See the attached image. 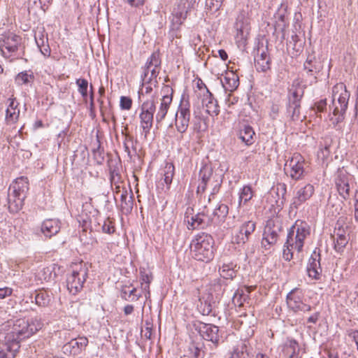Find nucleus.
<instances>
[{
    "label": "nucleus",
    "instance_id": "1",
    "mask_svg": "<svg viewBox=\"0 0 358 358\" xmlns=\"http://www.w3.org/2000/svg\"><path fill=\"white\" fill-rule=\"evenodd\" d=\"M43 326V324L38 317L32 318L29 322L22 319L17 320L12 330L6 334L5 342L10 343L9 348L12 351L18 352L20 348V343L36 334Z\"/></svg>",
    "mask_w": 358,
    "mask_h": 358
},
{
    "label": "nucleus",
    "instance_id": "2",
    "mask_svg": "<svg viewBox=\"0 0 358 358\" xmlns=\"http://www.w3.org/2000/svg\"><path fill=\"white\" fill-rule=\"evenodd\" d=\"M310 227L303 220H297L289 229L287 241L284 245L282 257L286 261L293 258V250L300 252L302 251L304 240L310 235Z\"/></svg>",
    "mask_w": 358,
    "mask_h": 358
},
{
    "label": "nucleus",
    "instance_id": "3",
    "mask_svg": "<svg viewBox=\"0 0 358 358\" xmlns=\"http://www.w3.org/2000/svg\"><path fill=\"white\" fill-rule=\"evenodd\" d=\"M28 190L29 182L27 177L17 178L10 185L8 190V206L10 213H17L22 208Z\"/></svg>",
    "mask_w": 358,
    "mask_h": 358
},
{
    "label": "nucleus",
    "instance_id": "4",
    "mask_svg": "<svg viewBox=\"0 0 358 358\" xmlns=\"http://www.w3.org/2000/svg\"><path fill=\"white\" fill-rule=\"evenodd\" d=\"M213 238L210 234H197L190 244L192 257L198 261H210L213 257Z\"/></svg>",
    "mask_w": 358,
    "mask_h": 358
},
{
    "label": "nucleus",
    "instance_id": "5",
    "mask_svg": "<svg viewBox=\"0 0 358 358\" xmlns=\"http://www.w3.org/2000/svg\"><path fill=\"white\" fill-rule=\"evenodd\" d=\"M350 93L347 90L346 86L343 83H337L332 88V103L330 106L333 108V114L337 116L336 122H340L344 119L348 105Z\"/></svg>",
    "mask_w": 358,
    "mask_h": 358
},
{
    "label": "nucleus",
    "instance_id": "6",
    "mask_svg": "<svg viewBox=\"0 0 358 358\" xmlns=\"http://www.w3.org/2000/svg\"><path fill=\"white\" fill-rule=\"evenodd\" d=\"M88 271L87 264H80L78 268L73 269L67 277V289L71 294H76L82 290L84 282L88 276Z\"/></svg>",
    "mask_w": 358,
    "mask_h": 358
},
{
    "label": "nucleus",
    "instance_id": "7",
    "mask_svg": "<svg viewBox=\"0 0 358 358\" xmlns=\"http://www.w3.org/2000/svg\"><path fill=\"white\" fill-rule=\"evenodd\" d=\"M161 63L159 52H154L148 59L143 67L142 80L149 83H152V81L157 83V78L161 69Z\"/></svg>",
    "mask_w": 358,
    "mask_h": 358
},
{
    "label": "nucleus",
    "instance_id": "8",
    "mask_svg": "<svg viewBox=\"0 0 358 358\" xmlns=\"http://www.w3.org/2000/svg\"><path fill=\"white\" fill-rule=\"evenodd\" d=\"M282 226L278 221L268 220L264 228L262 246L265 250L276 244L280 234L282 232Z\"/></svg>",
    "mask_w": 358,
    "mask_h": 358
},
{
    "label": "nucleus",
    "instance_id": "9",
    "mask_svg": "<svg viewBox=\"0 0 358 358\" xmlns=\"http://www.w3.org/2000/svg\"><path fill=\"white\" fill-rule=\"evenodd\" d=\"M156 111V105L153 99L145 101L141 106V127L143 132L147 135L152 127L154 113Z\"/></svg>",
    "mask_w": 358,
    "mask_h": 358
},
{
    "label": "nucleus",
    "instance_id": "10",
    "mask_svg": "<svg viewBox=\"0 0 358 358\" xmlns=\"http://www.w3.org/2000/svg\"><path fill=\"white\" fill-rule=\"evenodd\" d=\"M190 116V103L188 99L182 97L176 114L175 125L178 132L183 134L187 131Z\"/></svg>",
    "mask_w": 358,
    "mask_h": 358
},
{
    "label": "nucleus",
    "instance_id": "11",
    "mask_svg": "<svg viewBox=\"0 0 358 358\" xmlns=\"http://www.w3.org/2000/svg\"><path fill=\"white\" fill-rule=\"evenodd\" d=\"M304 164V159L301 155L294 154L292 157L287 160L285 164V173L293 180H300L303 176Z\"/></svg>",
    "mask_w": 358,
    "mask_h": 358
},
{
    "label": "nucleus",
    "instance_id": "12",
    "mask_svg": "<svg viewBox=\"0 0 358 358\" xmlns=\"http://www.w3.org/2000/svg\"><path fill=\"white\" fill-rule=\"evenodd\" d=\"M256 229V222L252 220L244 222L232 236V243L238 245L246 243Z\"/></svg>",
    "mask_w": 358,
    "mask_h": 358
},
{
    "label": "nucleus",
    "instance_id": "13",
    "mask_svg": "<svg viewBox=\"0 0 358 358\" xmlns=\"http://www.w3.org/2000/svg\"><path fill=\"white\" fill-rule=\"evenodd\" d=\"M196 0H180L173 10V23L182 24L189 11L194 8Z\"/></svg>",
    "mask_w": 358,
    "mask_h": 358
},
{
    "label": "nucleus",
    "instance_id": "14",
    "mask_svg": "<svg viewBox=\"0 0 358 358\" xmlns=\"http://www.w3.org/2000/svg\"><path fill=\"white\" fill-rule=\"evenodd\" d=\"M164 93L161 99L160 105L155 115V120L157 124H160L166 117L168 110L170 108L173 99V89L169 86H165L162 89Z\"/></svg>",
    "mask_w": 358,
    "mask_h": 358
},
{
    "label": "nucleus",
    "instance_id": "15",
    "mask_svg": "<svg viewBox=\"0 0 358 358\" xmlns=\"http://www.w3.org/2000/svg\"><path fill=\"white\" fill-rule=\"evenodd\" d=\"M271 59L268 48L259 46L255 55V66L259 72H266L271 69Z\"/></svg>",
    "mask_w": 358,
    "mask_h": 358
},
{
    "label": "nucleus",
    "instance_id": "16",
    "mask_svg": "<svg viewBox=\"0 0 358 358\" xmlns=\"http://www.w3.org/2000/svg\"><path fill=\"white\" fill-rule=\"evenodd\" d=\"M288 307L294 312H309L311 310L310 305L303 303L301 293L297 289H292L287 296Z\"/></svg>",
    "mask_w": 358,
    "mask_h": 358
},
{
    "label": "nucleus",
    "instance_id": "17",
    "mask_svg": "<svg viewBox=\"0 0 358 358\" xmlns=\"http://www.w3.org/2000/svg\"><path fill=\"white\" fill-rule=\"evenodd\" d=\"M320 250L315 248L308 259L307 265V273L310 278L319 280L322 275V268L320 265Z\"/></svg>",
    "mask_w": 358,
    "mask_h": 358
},
{
    "label": "nucleus",
    "instance_id": "18",
    "mask_svg": "<svg viewBox=\"0 0 358 358\" xmlns=\"http://www.w3.org/2000/svg\"><path fill=\"white\" fill-rule=\"evenodd\" d=\"M314 192V187L310 184H306L304 187L300 188L292 199L289 207L291 210L298 209L300 206L313 196Z\"/></svg>",
    "mask_w": 358,
    "mask_h": 358
},
{
    "label": "nucleus",
    "instance_id": "19",
    "mask_svg": "<svg viewBox=\"0 0 358 358\" xmlns=\"http://www.w3.org/2000/svg\"><path fill=\"white\" fill-rule=\"evenodd\" d=\"M206 213H208V210L205 206L203 212L198 213L196 215L192 216L190 220L188 219V216H186L185 219H187L188 229L194 230L198 228H204L211 224L210 217Z\"/></svg>",
    "mask_w": 358,
    "mask_h": 358
},
{
    "label": "nucleus",
    "instance_id": "20",
    "mask_svg": "<svg viewBox=\"0 0 358 358\" xmlns=\"http://www.w3.org/2000/svg\"><path fill=\"white\" fill-rule=\"evenodd\" d=\"M21 41L22 38L20 36L13 33L4 36L2 39L0 40V48L3 55L5 54L3 50V48L8 51L9 54L17 52L21 45Z\"/></svg>",
    "mask_w": 358,
    "mask_h": 358
},
{
    "label": "nucleus",
    "instance_id": "21",
    "mask_svg": "<svg viewBox=\"0 0 358 358\" xmlns=\"http://www.w3.org/2000/svg\"><path fill=\"white\" fill-rule=\"evenodd\" d=\"M60 229V222L58 220L48 219L42 223L41 231L46 238H50L56 235Z\"/></svg>",
    "mask_w": 358,
    "mask_h": 358
},
{
    "label": "nucleus",
    "instance_id": "22",
    "mask_svg": "<svg viewBox=\"0 0 358 358\" xmlns=\"http://www.w3.org/2000/svg\"><path fill=\"white\" fill-rule=\"evenodd\" d=\"M201 84L206 89V94L203 95V99L202 100L203 105L206 108V112L211 116L217 115L220 110L217 100L214 99L213 94L206 88V85L202 83Z\"/></svg>",
    "mask_w": 358,
    "mask_h": 358
},
{
    "label": "nucleus",
    "instance_id": "23",
    "mask_svg": "<svg viewBox=\"0 0 358 358\" xmlns=\"http://www.w3.org/2000/svg\"><path fill=\"white\" fill-rule=\"evenodd\" d=\"M88 344V339L85 337H78L77 338L72 339L71 341L67 343L64 345V348L70 350L72 355H78L82 350H85Z\"/></svg>",
    "mask_w": 358,
    "mask_h": 358
},
{
    "label": "nucleus",
    "instance_id": "24",
    "mask_svg": "<svg viewBox=\"0 0 358 358\" xmlns=\"http://www.w3.org/2000/svg\"><path fill=\"white\" fill-rule=\"evenodd\" d=\"M203 338L206 340L211 341L217 345L220 341V334L218 327L213 324H205L201 330Z\"/></svg>",
    "mask_w": 358,
    "mask_h": 358
},
{
    "label": "nucleus",
    "instance_id": "25",
    "mask_svg": "<svg viewBox=\"0 0 358 358\" xmlns=\"http://www.w3.org/2000/svg\"><path fill=\"white\" fill-rule=\"evenodd\" d=\"M228 213L229 208L226 204H218L212 214L209 215L211 224H220L223 222Z\"/></svg>",
    "mask_w": 358,
    "mask_h": 358
},
{
    "label": "nucleus",
    "instance_id": "26",
    "mask_svg": "<svg viewBox=\"0 0 358 358\" xmlns=\"http://www.w3.org/2000/svg\"><path fill=\"white\" fill-rule=\"evenodd\" d=\"M9 104L6 109V121L8 124H15L20 115V110L17 108L18 103L12 99H8Z\"/></svg>",
    "mask_w": 358,
    "mask_h": 358
},
{
    "label": "nucleus",
    "instance_id": "27",
    "mask_svg": "<svg viewBox=\"0 0 358 358\" xmlns=\"http://www.w3.org/2000/svg\"><path fill=\"white\" fill-rule=\"evenodd\" d=\"M304 86L298 80H294L289 90V103H301V99L304 94Z\"/></svg>",
    "mask_w": 358,
    "mask_h": 358
},
{
    "label": "nucleus",
    "instance_id": "28",
    "mask_svg": "<svg viewBox=\"0 0 358 358\" xmlns=\"http://www.w3.org/2000/svg\"><path fill=\"white\" fill-rule=\"evenodd\" d=\"M221 83L225 91L232 92L238 87L239 78L236 74L231 72L226 74Z\"/></svg>",
    "mask_w": 358,
    "mask_h": 358
},
{
    "label": "nucleus",
    "instance_id": "29",
    "mask_svg": "<svg viewBox=\"0 0 358 358\" xmlns=\"http://www.w3.org/2000/svg\"><path fill=\"white\" fill-rule=\"evenodd\" d=\"M255 133L252 127L248 124H243L238 132V138L246 145H250L254 143Z\"/></svg>",
    "mask_w": 358,
    "mask_h": 358
},
{
    "label": "nucleus",
    "instance_id": "30",
    "mask_svg": "<svg viewBox=\"0 0 358 358\" xmlns=\"http://www.w3.org/2000/svg\"><path fill=\"white\" fill-rule=\"evenodd\" d=\"M336 184L339 194L344 199H347L350 194V186L347 177L345 176H340L337 178Z\"/></svg>",
    "mask_w": 358,
    "mask_h": 358
},
{
    "label": "nucleus",
    "instance_id": "31",
    "mask_svg": "<svg viewBox=\"0 0 358 358\" xmlns=\"http://www.w3.org/2000/svg\"><path fill=\"white\" fill-rule=\"evenodd\" d=\"M304 69L307 71L308 74L313 76L320 71V63L314 56L308 55L304 63Z\"/></svg>",
    "mask_w": 358,
    "mask_h": 358
},
{
    "label": "nucleus",
    "instance_id": "32",
    "mask_svg": "<svg viewBox=\"0 0 358 358\" xmlns=\"http://www.w3.org/2000/svg\"><path fill=\"white\" fill-rule=\"evenodd\" d=\"M139 273L141 288L147 292L145 294V297H147V294L150 295V284L152 280V276L151 273L148 272L144 268H140Z\"/></svg>",
    "mask_w": 358,
    "mask_h": 358
},
{
    "label": "nucleus",
    "instance_id": "33",
    "mask_svg": "<svg viewBox=\"0 0 358 358\" xmlns=\"http://www.w3.org/2000/svg\"><path fill=\"white\" fill-rule=\"evenodd\" d=\"M299 347L294 340L289 341L284 347L283 352L289 358H298Z\"/></svg>",
    "mask_w": 358,
    "mask_h": 358
},
{
    "label": "nucleus",
    "instance_id": "34",
    "mask_svg": "<svg viewBox=\"0 0 358 358\" xmlns=\"http://www.w3.org/2000/svg\"><path fill=\"white\" fill-rule=\"evenodd\" d=\"M51 301L50 295L45 290H39L35 295V302L38 306L46 307Z\"/></svg>",
    "mask_w": 358,
    "mask_h": 358
},
{
    "label": "nucleus",
    "instance_id": "35",
    "mask_svg": "<svg viewBox=\"0 0 358 358\" xmlns=\"http://www.w3.org/2000/svg\"><path fill=\"white\" fill-rule=\"evenodd\" d=\"M174 173L175 167L173 164L171 163H167L163 170V176L164 181L165 184L167 185L168 189H169V187L172 182Z\"/></svg>",
    "mask_w": 358,
    "mask_h": 358
},
{
    "label": "nucleus",
    "instance_id": "36",
    "mask_svg": "<svg viewBox=\"0 0 358 358\" xmlns=\"http://www.w3.org/2000/svg\"><path fill=\"white\" fill-rule=\"evenodd\" d=\"M219 272L220 275L225 279H233L236 276V271L234 270L233 264H224L220 268Z\"/></svg>",
    "mask_w": 358,
    "mask_h": 358
},
{
    "label": "nucleus",
    "instance_id": "37",
    "mask_svg": "<svg viewBox=\"0 0 358 358\" xmlns=\"http://www.w3.org/2000/svg\"><path fill=\"white\" fill-rule=\"evenodd\" d=\"M301 103H288L287 112L293 121L298 120L300 118Z\"/></svg>",
    "mask_w": 358,
    "mask_h": 358
},
{
    "label": "nucleus",
    "instance_id": "38",
    "mask_svg": "<svg viewBox=\"0 0 358 358\" xmlns=\"http://www.w3.org/2000/svg\"><path fill=\"white\" fill-rule=\"evenodd\" d=\"M231 358H250L245 343H241L234 350Z\"/></svg>",
    "mask_w": 358,
    "mask_h": 358
},
{
    "label": "nucleus",
    "instance_id": "39",
    "mask_svg": "<svg viewBox=\"0 0 358 358\" xmlns=\"http://www.w3.org/2000/svg\"><path fill=\"white\" fill-rule=\"evenodd\" d=\"M252 191L250 186H244L241 189L239 195L238 206H241L243 203L245 204L252 198Z\"/></svg>",
    "mask_w": 358,
    "mask_h": 358
},
{
    "label": "nucleus",
    "instance_id": "40",
    "mask_svg": "<svg viewBox=\"0 0 358 358\" xmlns=\"http://www.w3.org/2000/svg\"><path fill=\"white\" fill-rule=\"evenodd\" d=\"M34 76L32 73H28L27 71L19 73L15 77V83L17 85H24L32 82Z\"/></svg>",
    "mask_w": 358,
    "mask_h": 358
},
{
    "label": "nucleus",
    "instance_id": "41",
    "mask_svg": "<svg viewBox=\"0 0 358 358\" xmlns=\"http://www.w3.org/2000/svg\"><path fill=\"white\" fill-rule=\"evenodd\" d=\"M141 296V294H136V288H133L128 293L124 289H122V290L121 292V297L126 301H136L138 300Z\"/></svg>",
    "mask_w": 358,
    "mask_h": 358
},
{
    "label": "nucleus",
    "instance_id": "42",
    "mask_svg": "<svg viewBox=\"0 0 358 358\" xmlns=\"http://www.w3.org/2000/svg\"><path fill=\"white\" fill-rule=\"evenodd\" d=\"M348 242V239L345 234H337V238L335 241V250L336 251H341L342 250L345 245H347Z\"/></svg>",
    "mask_w": 358,
    "mask_h": 358
},
{
    "label": "nucleus",
    "instance_id": "43",
    "mask_svg": "<svg viewBox=\"0 0 358 358\" xmlns=\"http://www.w3.org/2000/svg\"><path fill=\"white\" fill-rule=\"evenodd\" d=\"M213 175V170L210 166H204L199 171V178L202 182H208Z\"/></svg>",
    "mask_w": 358,
    "mask_h": 358
},
{
    "label": "nucleus",
    "instance_id": "44",
    "mask_svg": "<svg viewBox=\"0 0 358 358\" xmlns=\"http://www.w3.org/2000/svg\"><path fill=\"white\" fill-rule=\"evenodd\" d=\"M133 207V201L132 196H130L129 199H127V193L125 192L121 194V208L122 210H126L127 211H129L132 209Z\"/></svg>",
    "mask_w": 358,
    "mask_h": 358
},
{
    "label": "nucleus",
    "instance_id": "45",
    "mask_svg": "<svg viewBox=\"0 0 358 358\" xmlns=\"http://www.w3.org/2000/svg\"><path fill=\"white\" fill-rule=\"evenodd\" d=\"M90 236H87L86 231H83V234H80V238L81 242L83 243L84 245L93 246L96 243H97V241L95 238L92 236V232H89Z\"/></svg>",
    "mask_w": 358,
    "mask_h": 358
},
{
    "label": "nucleus",
    "instance_id": "46",
    "mask_svg": "<svg viewBox=\"0 0 358 358\" xmlns=\"http://www.w3.org/2000/svg\"><path fill=\"white\" fill-rule=\"evenodd\" d=\"M76 84L78 86V92L83 98H85L87 95V80L84 78H79L76 80Z\"/></svg>",
    "mask_w": 358,
    "mask_h": 358
},
{
    "label": "nucleus",
    "instance_id": "47",
    "mask_svg": "<svg viewBox=\"0 0 358 358\" xmlns=\"http://www.w3.org/2000/svg\"><path fill=\"white\" fill-rule=\"evenodd\" d=\"M102 231L104 233L112 234L115 232V225L113 222L110 219H106L102 226Z\"/></svg>",
    "mask_w": 358,
    "mask_h": 358
},
{
    "label": "nucleus",
    "instance_id": "48",
    "mask_svg": "<svg viewBox=\"0 0 358 358\" xmlns=\"http://www.w3.org/2000/svg\"><path fill=\"white\" fill-rule=\"evenodd\" d=\"M120 106L122 110H130L132 106V99L129 96H121Z\"/></svg>",
    "mask_w": 358,
    "mask_h": 358
},
{
    "label": "nucleus",
    "instance_id": "49",
    "mask_svg": "<svg viewBox=\"0 0 358 358\" xmlns=\"http://www.w3.org/2000/svg\"><path fill=\"white\" fill-rule=\"evenodd\" d=\"M6 343V351L5 350H1L0 351V358H15L16 354L18 352H13L12 351L9 347H10V343Z\"/></svg>",
    "mask_w": 358,
    "mask_h": 358
},
{
    "label": "nucleus",
    "instance_id": "50",
    "mask_svg": "<svg viewBox=\"0 0 358 358\" xmlns=\"http://www.w3.org/2000/svg\"><path fill=\"white\" fill-rule=\"evenodd\" d=\"M110 180L112 184L116 185L120 180V175L118 170L110 168Z\"/></svg>",
    "mask_w": 358,
    "mask_h": 358
},
{
    "label": "nucleus",
    "instance_id": "51",
    "mask_svg": "<svg viewBox=\"0 0 358 358\" xmlns=\"http://www.w3.org/2000/svg\"><path fill=\"white\" fill-rule=\"evenodd\" d=\"M42 41V44H40L38 41L36 40V43L38 47L40 48V51L42 55H43L45 57H48L50 55V48L48 45L43 44V40Z\"/></svg>",
    "mask_w": 358,
    "mask_h": 358
},
{
    "label": "nucleus",
    "instance_id": "52",
    "mask_svg": "<svg viewBox=\"0 0 358 358\" xmlns=\"http://www.w3.org/2000/svg\"><path fill=\"white\" fill-rule=\"evenodd\" d=\"M280 112V106L277 103H273L271 108L270 116L275 120L278 116Z\"/></svg>",
    "mask_w": 358,
    "mask_h": 358
},
{
    "label": "nucleus",
    "instance_id": "53",
    "mask_svg": "<svg viewBox=\"0 0 358 358\" xmlns=\"http://www.w3.org/2000/svg\"><path fill=\"white\" fill-rule=\"evenodd\" d=\"M93 155H94V157L96 160L97 163L99 164H102V162L103 161V157L102 156L99 145L96 149L93 150Z\"/></svg>",
    "mask_w": 358,
    "mask_h": 358
},
{
    "label": "nucleus",
    "instance_id": "54",
    "mask_svg": "<svg viewBox=\"0 0 358 358\" xmlns=\"http://www.w3.org/2000/svg\"><path fill=\"white\" fill-rule=\"evenodd\" d=\"M315 110L317 112H320V113L323 112L327 107V100L322 99V100L319 101L318 102H317L315 103Z\"/></svg>",
    "mask_w": 358,
    "mask_h": 358
},
{
    "label": "nucleus",
    "instance_id": "55",
    "mask_svg": "<svg viewBox=\"0 0 358 358\" xmlns=\"http://www.w3.org/2000/svg\"><path fill=\"white\" fill-rule=\"evenodd\" d=\"M132 141V137L128 134L124 135V148L125 150V152L127 153H130L129 146V142Z\"/></svg>",
    "mask_w": 358,
    "mask_h": 358
},
{
    "label": "nucleus",
    "instance_id": "56",
    "mask_svg": "<svg viewBox=\"0 0 358 358\" xmlns=\"http://www.w3.org/2000/svg\"><path fill=\"white\" fill-rule=\"evenodd\" d=\"M207 184H208V182H206L201 181V182L199 184V185L197 187L196 194H203L206 189Z\"/></svg>",
    "mask_w": 358,
    "mask_h": 358
},
{
    "label": "nucleus",
    "instance_id": "57",
    "mask_svg": "<svg viewBox=\"0 0 358 358\" xmlns=\"http://www.w3.org/2000/svg\"><path fill=\"white\" fill-rule=\"evenodd\" d=\"M319 317H320V313L316 312L308 318L307 322L308 323L315 324L317 322Z\"/></svg>",
    "mask_w": 358,
    "mask_h": 358
},
{
    "label": "nucleus",
    "instance_id": "58",
    "mask_svg": "<svg viewBox=\"0 0 358 358\" xmlns=\"http://www.w3.org/2000/svg\"><path fill=\"white\" fill-rule=\"evenodd\" d=\"M12 293L11 289L8 287L0 289V299H3L6 296L10 295Z\"/></svg>",
    "mask_w": 358,
    "mask_h": 358
},
{
    "label": "nucleus",
    "instance_id": "59",
    "mask_svg": "<svg viewBox=\"0 0 358 358\" xmlns=\"http://www.w3.org/2000/svg\"><path fill=\"white\" fill-rule=\"evenodd\" d=\"M52 1V0H38L41 8L43 11H45L48 8V5L51 3Z\"/></svg>",
    "mask_w": 358,
    "mask_h": 358
},
{
    "label": "nucleus",
    "instance_id": "60",
    "mask_svg": "<svg viewBox=\"0 0 358 358\" xmlns=\"http://www.w3.org/2000/svg\"><path fill=\"white\" fill-rule=\"evenodd\" d=\"M145 0H127L128 3L134 7H138L139 6H142L144 3Z\"/></svg>",
    "mask_w": 358,
    "mask_h": 358
},
{
    "label": "nucleus",
    "instance_id": "61",
    "mask_svg": "<svg viewBox=\"0 0 358 358\" xmlns=\"http://www.w3.org/2000/svg\"><path fill=\"white\" fill-rule=\"evenodd\" d=\"M134 306L132 305H127L124 308V313L126 315H130L134 312Z\"/></svg>",
    "mask_w": 358,
    "mask_h": 358
},
{
    "label": "nucleus",
    "instance_id": "62",
    "mask_svg": "<svg viewBox=\"0 0 358 358\" xmlns=\"http://www.w3.org/2000/svg\"><path fill=\"white\" fill-rule=\"evenodd\" d=\"M206 6L209 8L210 10H217L215 6V2L214 0H206Z\"/></svg>",
    "mask_w": 358,
    "mask_h": 358
},
{
    "label": "nucleus",
    "instance_id": "63",
    "mask_svg": "<svg viewBox=\"0 0 358 358\" xmlns=\"http://www.w3.org/2000/svg\"><path fill=\"white\" fill-rule=\"evenodd\" d=\"M217 52L222 60L226 61L228 59V55L224 50H219Z\"/></svg>",
    "mask_w": 358,
    "mask_h": 358
},
{
    "label": "nucleus",
    "instance_id": "64",
    "mask_svg": "<svg viewBox=\"0 0 358 358\" xmlns=\"http://www.w3.org/2000/svg\"><path fill=\"white\" fill-rule=\"evenodd\" d=\"M192 129L194 131L199 133L202 130L201 122H193Z\"/></svg>",
    "mask_w": 358,
    "mask_h": 358
}]
</instances>
